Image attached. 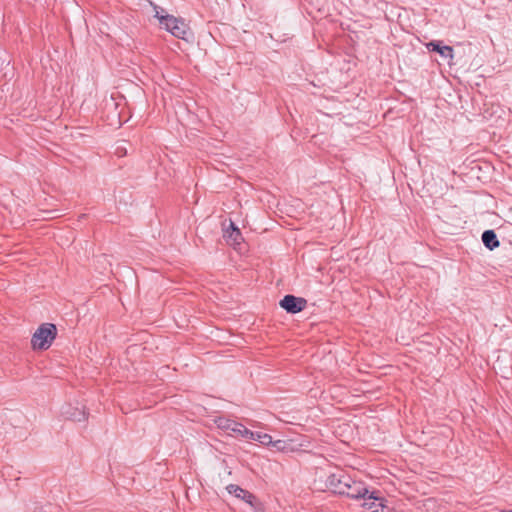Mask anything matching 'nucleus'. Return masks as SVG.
I'll use <instances>...</instances> for the list:
<instances>
[{
  "label": "nucleus",
  "mask_w": 512,
  "mask_h": 512,
  "mask_svg": "<svg viewBox=\"0 0 512 512\" xmlns=\"http://www.w3.org/2000/svg\"><path fill=\"white\" fill-rule=\"evenodd\" d=\"M350 482L351 477L343 471H339L337 473H332L327 477L326 486L333 493L340 495L343 488H345Z\"/></svg>",
  "instance_id": "obj_5"
},
{
  "label": "nucleus",
  "mask_w": 512,
  "mask_h": 512,
  "mask_svg": "<svg viewBox=\"0 0 512 512\" xmlns=\"http://www.w3.org/2000/svg\"><path fill=\"white\" fill-rule=\"evenodd\" d=\"M428 48H432L434 51H437L439 54H441L444 57L453 58V49L450 46H443L441 47L439 44L430 42L427 45Z\"/></svg>",
  "instance_id": "obj_12"
},
{
  "label": "nucleus",
  "mask_w": 512,
  "mask_h": 512,
  "mask_svg": "<svg viewBox=\"0 0 512 512\" xmlns=\"http://www.w3.org/2000/svg\"><path fill=\"white\" fill-rule=\"evenodd\" d=\"M224 238L228 244L233 246L239 245L241 243V232L233 222H230L229 227L225 230Z\"/></svg>",
  "instance_id": "obj_9"
},
{
  "label": "nucleus",
  "mask_w": 512,
  "mask_h": 512,
  "mask_svg": "<svg viewBox=\"0 0 512 512\" xmlns=\"http://www.w3.org/2000/svg\"><path fill=\"white\" fill-rule=\"evenodd\" d=\"M368 493L369 490L363 482L355 481L351 478V482L348 483L345 488H343L340 495L358 500L367 495Z\"/></svg>",
  "instance_id": "obj_7"
},
{
  "label": "nucleus",
  "mask_w": 512,
  "mask_h": 512,
  "mask_svg": "<svg viewBox=\"0 0 512 512\" xmlns=\"http://www.w3.org/2000/svg\"><path fill=\"white\" fill-rule=\"evenodd\" d=\"M57 336V328L52 322H43L34 332L31 339L33 350L44 351L51 347Z\"/></svg>",
  "instance_id": "obj_2"
},
{
  "label": "nucleus",
  "mask_w": 512,
  "mask_h": 512,
  "mask_svg": "<svg viewBox=\"0 0 512 512\" xmlns=\"http://www.w3.org/2000/svg\"><path fill=\"white\" fill-rule=\"evenodd\" d=\"M511 327H512V322H511Z\"/></svg>",
  "instance_id": "obj_14"
},
{
  "label": "nucleus",
  "mask_w": 512,
  "mask_h": 512,
  "mask_svg": "<svg viewBox=\"0 0 512 512\" xmlns=\"http://www.w3.org/2000/svg\"><path fill=\"white\" fill-rule=\"evenodd\" d=\"M227 490L230 494L235 495L237 498L242 499L247 504L252 506L255 510H258V507H261V502L257 499V497L251 493L250 491L241 488L236 484H230L227 486Z\"/></svg>",
  "instance_id": "obj_6"
},
{
  "label": "nucleus",
  "mask_w": 512,
  "mask_h": 512,
  "mask_svg": "<svg viewBox=\"0 0 512 512\" xmlns=\"http://www.w3.org/2000/svg\"><path fill=\"white\" fill-rule=\"evenodd\" d=\"M307 302L303 298L295 297L293 295H286L281 301L280 306L290 313H297L302 311Z\"/></svg>",
  "instance_id": "obj_8"
},
{
  "label": "nucleus",
  "mask_w": 512,
  "mask_h": 512,
  "mask_svg": "<svg viewBox=\"0 0 512 512\" xmlns=\"http://www.w3.org/2000/svg\"><path fill=\"white\" fill-rule=\"evenodd\" d=\"M482 241L484 245L489 249L493 250L499 246V241L493 230H487L482 234Z\"/></svg>",
  "instance_id": "obj_11"
},
{
  "label": "nucleus",
  "mask_w": 512,
  "mask_h": 512,
  "mask_svg": "<svg viewBox=\"0 0 512 512\" xmlns=\"http://www.w3.org/2000/svg\"><path fill=\"white\" fill-rule=\"evenodd\" d=\"M154 17L158 19L161 28L165 29L173 36L186 40L190 34L189 26L184 20L172 15L164 14V10L158 6H154Z\"/></svg>",
  "instance_id": "obj_1"
},
{
  "label": "nucleus",
  "mask_w": 512,
  "mask_h": 512,
  "mask_svg": "<svg viewBox=\"0 0 512 512\" xmlns=\"http://www.w3.org/2000/svg\"><path fill=\"white\" fill-rule=\"evenodd\" d=\"M361 499L363 500L361 506L364 512H383L386 500L379 496L378 491H369V493Z\"/></svg>",
  "instance_id": "obj_4"
},
{
  "label": "nucleus",
  "mask_w": 512,
  "mask_h": 512,
  "mask_svg": "<svg viewBox=\"0 0 512 512\" xmlns=\"http://www.w3.org/2000/svg\"><path fill=\"white\" fill-rule=\"evenodd\" d=\"M216 423L220 429L227 431L230 435L244 439L253 436V431L235 420L220 417Z\"/></svg>",
  "instance_id": "obj_3"
},
{
  "label": "nucleus",
  "mask_w": 512,
  "mask_h": 512,
  "mask_svg": "<svg viewBox=\"0 0 512 512\" xmlns=\"http://www.w3.org/2000/svg\"><path fill=\"white\" fill-rule=\"evenodd\" d=\"M63 414H65L68 419L75 422L85 421L88 416V412H86L84 407L79 409L68 406L67 409L63 411Z\"/></svg>",
  "instance_id": "obj_10"
},
{
  "label": "nucleus",
  "mask_w": 512,
  "mask_h": 512,
  "mask_svg": "<svg viewBox=\"0 0 512 512\" xmlns=\"http://www.w3.org/2000/svg\"><path fill=\"white\" fill-rule=\"evenodd\" d=\"M248 439L253 440V441H258L263 445H268L272 442V437L269 434L261 433V432H254V431H253V436Z\"/></svg>",
  "instance_id": "obj_13"
}]
</instances>
